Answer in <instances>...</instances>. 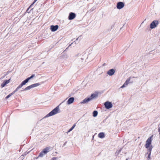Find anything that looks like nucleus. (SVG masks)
Here are the masks:
<instances>
[{"mask_svg": "<svg viewBox=\"0 0 160 160\" xmlns=\"http://www.w3.org/2000/svg\"><path fill=\"white\" fill-rule=\"evenodd\" d=\"M59 110V106L56 107L52 110L49 113L47 114L44 118L48 117L55 115L58 113Z\"/></svg>", "mask_w": 160, "mask_h": 160, "instance_id": "obj_1", "label": "nucleus"}, {"mask_svg": "<svg viewBox=\"0 0 160 160\" xmlns=\"http://www.w3.org/2000/svg\"><path fill=\"white\" fill-rule=\"evenodd\" d=\"M50 148L48 147H47L44 149H43L39 153V155L37 157V158H39V157H42L45 154L47 153L49 151Z\"/></svg>", "mask_w": 160, "mask_h": 160, "instance_id": "obj_2", "label": "nucleus"}, {"mask_svg": "<svg viewBox=\"0 0 160 160\" xmlns=\"http://www.w3.org/2000/svg\"><path fill=\"white\" fill-rule=\"evenodd\" d=\"M40 85V84L39 83H37L33 84L27 87L24 89V90H25L26 91L30 89L31 88L37 87Z\"/></svg>", "mask_w": 160, "mask_h": 160, "instance_id": "obj_3", "label": "nucleus"}, {"mask_svg": "<svg viewBox=\"0 0 160 160\" xmlns=\"http://www.w3.org/2000/svg\"><path fill=\"white\" fill-rule=\"evenodd\" d=\"M152 136L151 137L148 138L146 141V143L145 145L146 148H148L149 147L150 145L151 144V142L152 140Z\"/></svg>", "mask_w": 160, "mask_h": 160, "instance_id": "obj_4", "label": "nucleus"}, {"mask_svg": "<svg viewBox=\"0 0 160 160\" xmlns=\"http://www.w3.org/2000/svg\"><path fill=\"white\" fill-rule=\"evenodd\" d=\"M159 22L158 20L153 21L150 24V28L153 29L156 28Z\"/></svg>", "mask_w": 160, "mask_h": 160, "instance_id": "obj_5", "label": "nucleus"}, {"mask_svg": "<svg viewBox=\"0 0 160 160\" xmlns=\"http://www.w3.org/2000/svg\"><path fill=\"white\" fill-rule=\"evenodd\" d=\"M105 107L107 109L111 108L112 107V105L111 102L109 101L106 102L104 104Z\"/></svg>", "mask_w": 160, "mask_h": 160, "instance_id": "obj_6", "label": "nucleus"}, {"mask_svg": "<svg viewBox=\"0 0 160 160\" xmlns=\"http://www.w3.org/2000/svg\"><path fill=\"white\" fill-rule=\"evenodd\" d=\"M124 6V3L123 2H118L117 4V8L120 9L122 8Z\"/></svg>", "mask_w": 160, "mask_h": 160, "instance_id": "obj_7", "label": "nucleus"}, {"mask_svg": "<svg viewBox=\"0 0 160 160\" xmlns=\"http://www.w3.org/2000/svg\"><path fill=\"white\" fill-rule=\"evenodd\" d=\"M76 17V14L74 12H71L69 13L68 17L69 20H72L74 19Z\"/></svg>", "mask_w": 160, "mask_h": 160, "instance_id": "obj_8", "label": "nucleus"}, {"mask_svg": "<svg viewBox=\"0 0 160 160\" xmlns=\"http://www.w3.org/2000/svg\"><path fill=\"white\" fill-rule=\"evenodd\" d=\"M58 28V25H56L55 26L52 25L50 26V29L52 32H55L56 31Z\"/></svg>", "mask_w": 160, "mask_h": 160, "instance_id": "obj_9", "label": "nucleus"}, {"mask_svg": "<svg viewBox=\"0 0 160 160\" xmlns=\"http://www.w3.org/2000/svg\"><path fill=\"white\" fill-rule=\"evenodd\" d=\"M115 72V71L114 69H110L107 72V73L109 76H111L113 75Z\"/></svg>", "mask_w": 160, "mask_h": 160, "instance_id": "obj_10", "label": "nucleus"}, {"mask_svg": "<svg viewBox=\"0 0 160 160\" xmlns=\"http://www.w3.org/2000/svg\"><path fill=\"white\" fill-rule=\"evenodd\" d=\"M74 100V98L73 97L70 98L67 101V104L69 105L72 103Z\"/></svg>", "mask_w": 160, "mask_h": 160, "instance_id": "obj_11", "label": "nucleus"}, {"mask_svg": "<svg viewBox=\"0 0 160 160\" xmlns=\"http://www.w3.org/2000/svg\"><path fill=\"white\" fill-rule=\"evenodd\" d=\"M91 101V99L89 98H85L80 103L82 104L86 103Z\"/></svg>", "mask_w": 160, "mask_h": 160, "instance_id": "obj_12", "label": "nucleus"}, {"mask_svg": "<svg viewBox=\"0 0 160 160\" xmlns=\"http://www.w3.org/2000/svg\"><path fill=\"white\" fill-rule=\"evenodd\" d=\"M98 136L99 138H103L105 137V134L104 132H101L98 134Z\"/></svg>", "mask_w": 160, "mask_h": 160, "instance_id": "obj_13", "label": "nucleus"}, {"mask_svg": "<svg viewBox=\"0 0 160 160\" xmlns=\"http://www.w3.org/2000/svg\"><path fill=\"white\" fill-rule=\"evenodd\" d=\"M23 86V85L21 83L14 91V92H17L20 88H21Z\"/></svg>", "mask_w": 160, "mask_h": 160, "instance_id": "obj_14", "label": "nucleus"}, {"mask_svg": "<svg viewBox=\"0 0 160 160\" xmlns=\"http://www.w3.org/2000/svg\"><path fill=\"white\" fill-rule=\"evenodd\" d=\"M97 95L95 94H92L91 96L89 97L90 99H91V100H92L93 98L96 97L97 96Z\"/></svg>", "mask_w": 160, "mask_h": 160, "instance_id": "obj_15", "label": "nucleus"}, {"mask_svg": "<svg viewBox=\"0 0 160 160\" xmlns=\"http://www.w3.org/2000/svg\"><path fill=\"white\" fill-rule=\"evenodd\" d=\"M15 92H14V91L13 92H12V93H10L9 95H8L7 96H6L5 98L6 99H7L8 98H10L11 96L12 95H13Z\"/></svg>", "mask_w": 160, "mask_h": 160, "instance_id": "obj_16", "label": "nucleus"}, {"mask_svg": "<svg viewBox=\"0 0 160 160\" xmlns=\"http://www.w3.org/2000/svg\"><path fill=\"white\" fill-rule=\"evenodd\" d=\"M38 0H34L33 2L31 4V5L28 8V9H27V12H28V9L31 8L32 6V5L35 3Z\"/></svg>", "mask_w": 160, "mask_h": 160, "instance_id": "obj_17", "label": "nucleus"}, {"mask_svg": "<svg viewBox=\"0 0 160 160\" xmlns=\"http://www.w3.org/2000/svg\"><path fill=\"white\" fill-rule=\"evenodd\" d=\"M98 114V112L97 111L95 110L93 112V116L94 117H96Z\"/></svg>", "mask_w": 160, "mask_h": 160, "instance_id": "obj_18", "label": "nucleus"}, {"mask_svg": "<svg viewBox=\"0 0 160 160\" xmlns=\"http://www.w3.org/2000/svg\"><path fill=\"white\" fill-rule=\"evenodd\" d=\"M130 77L129 78L127 79V80L124 83L126 85H127L129 83V82L130 80Z\"/></svg>", "mask_w": 160, "mask_h": 160, "instance_id": "obj_19", "label": "nucleus"}, {"mask_svg": "<svg viewBox=\"0 0 160 160\" xmlns=\"http://www.w3.org/2000/svg\"><path fill=\"white\" fill-rule=\"evenodd\" d=\"M28 82L25 79L21 83L22 84V85L23 86L26 84V83H27Z\"/></svg>", "mask_w": 160, "mask_h": 160, "instance_id": "obj_20", "label": "nucleus"}, {"mask_svg": "<svg viewBox=\"0 0 160 160\" xmlns=\"http://www.w3.org/2000/svg\"><path fill=\"white\" fill-rule=\"evenodd\" d=\"M121 151V149L120 150L118 151H117L115 153V155L118 156L119 154V153Z\"/></svg>", "mask_w": 160, "mask_h": 160, "instance_id": "obj_21", "label": "nucleus"}, {"mask_svg": "<svg viewBox=\"0 0 160 160\" xmlns=\"http://www.w3.org/2000/svg\"><path fill=\"white\" fill-rule=\"evenodd\" d=\"M6 83H5V82H4V81L1 84V87H2V88H3V87H4L6 85Z\"/></svg>", "mask_w": 160, "mask_h": 160, "instance_id": "obj_22", "label": "nucleus"}, {"mask_svg": "<svg viewBox=\"0 0 160 160\" xmlns=\"http://www.w3.org/2000/svg\"><path fill=\"white\" fill-rule=\"evenodd\" d=\"M10 79H9L8 80H6L4 81V82L6 83V84H8L10 82Z\"/></svg>", "mask_w": 160, "mask_h": 160, "instance_id": "obj_23", "label": "nucleus"}, {"mask_svg": "<svg viewBox=\"0 0 160 160\" xmlns=\"http://www.w3.org/2000/svg\"><path fill=\"white\" fill-rule=\"evenodd\" d=\"M148 152H151V151H152V148H151V147H150V148H148Z\"/></svg>", "mask_w": 160, "mask_h": 160, "instance_id": "obj_24", "label": "nucleus"}, {"mask_svg": "<svg viewBox=\"0 0 160 160\" xmlns=\"http://www.w3.org/2000/svg\"><path fill=\"white\" fill-rule=\"evenodd\" d=\"M35 74H32L30 77V79H32V78H33L34 77H35Z\"/></svg>", "mask_w": 160, "mask_h": 160, "instance_id": "obj_25", "label": "nucleus"}, {"mask_svg": "<svg viewBox=\"0 0 160 160\" xmlns=\"http://www.w3.org/2000/svg\"><path fill=\"white\" fill-rule=\"evenodd\" d=\"M150 156L151 155H150V153L148 154V159L149 160L150 159Z\"/></svg>", "mask_w": 160, "mask_h": 160, "instance_id": "obj_26", "label": "nucleus"}, {"mask_svg": "<svg viewBox=\"0 0 160 160\" xmlns=\"http://www.w3.org/2000/svg\"><path fill=\"white\" fill-rule=\"evenodd\" d=\"M73 129H72L71 128L67 131V133H68L70 132H71V131H72Z\"/></svg>", "mask_w": 160, "mask_h": 160, "instance_id": "obj_27", "label": "nucleus"}, {"mask_svg": "<svg viewBox=\"0 0 160 160\" xmlns=\"http://www.w3.org/2000/svg\"><path fill=\"white\" fill-rule=\"evenodd\" d=\"M126 85H125V83L121 87V88H123Z\"/></svg>", "mask_w": 160, "mask_h": 160, "instance_id": "obj_28", "label": "nucleus"}, {"mask_svg": "<svg viewBox=\"0 0 160 160\" xmlns=\"http://www.w3.org/2000/svg\"><path fill=\"white\" fill-rule=\"evenodd\" d=\"M80 37H81V36H80L79 37H78V38H77L76 39V40H80L81 39V38H80Z\"/></svg>", "mask_w": 160, "mask_h": 160, "instance_id": "obj_29", "label": "nucleus"}, {"mask_svg": "<svg viewBox=\"0 0 160 160\" xmlns=\"http://www.w3.org/2000/svg\"><path fill=\"white\" fill-rule=\"evenodd\" d=\"M28 82V81L31 79H30V78L29 77H28V78H27L26 79Z\"/></svg>", "mask_w": 160, "mask_h": 160, "instance_id": "obj_30", "label": "nucleus"}, {"mask_svg": "<svg viewBox=\"0 0 160 160\" xmlns=\"http://www.w3.org/2000/svg\"><path fill=\"white\" fill-rule=\"evenodd\" d=\"M75 124H74L72 126V127L71 128L72 129H73V128H74L75 127Z\"/></svg>", "mask_w": 160, "mask_h": 160, "instance_id": "obj_31", "label": "nucleus"}, {"mask_svg": "<svg viewBox=\"0 0 160 160\" xmlns=\"http://www.w3.org/2000/svg\"><path fill=\"white\" fill-rule=\"evenodd\" d=\"M75 124H74L72 126V127L71 128L72 129H73V128H74L75 127Z\"/></svg>", "mask_w": 160, "mask_h": 160, "instance_id": "obj_32", "label": "nucleus"}, {"mask_svg": "<svg viewBox=\"0 0 160 160\" xmlns=\"http://www.w3.org/2000/svg\"><path fill=\"white\" fill-rule=\"evenodd\" d=\"M67 141H66L64 143L63 145V146H64L67 143Z\"/></svg>", "mask_w": 160, "mask_h": 160, "instance_id": "obj_33", "label": "nucleus"}, {"mask_svg": "<svg viewBox=\"0 0 160 160\" xmlns=\"http://www.w3.org/2000/svg\"><path fill=\"white\" fill-rule=\"evenodd\" d=\"M158 131L159 132V134H160V127L158 128Z\"/></svg>", "mask_w": 160, "mask_h": 160, "instance_id": "obj_34", "label": "nucleus"}, {"mask_svg": "<svg viewBox=\"0 0 160 160\" xmlns=\"http://www.w3.org/2000/svg\"><path fill=\"white\" fill-rule=\"evenodd\" d=\"M151 152H147V153L148 154H149V153H150V155H151Z\"/></svg>", "mask_w": 160, "mask_h": 160, "instance_id": "obj_35", "label": "nucleus"}, {"mask_svg": "<svg viewBox=\"0 0 160 160\" xmlns=\"http://www.w3.org/2000/svg\"><path fill=\"white\" fill-rule=\"evenodd\" d=\"M28 152H25L24 154L23 155H26Z\"/></svg>", "mask_w": 160, "mask_h": 160, "instance_id": "obj_36", "label": "nucleus"}, {"mask_svg": "<svg viewBox=\"0 0 160 160\" xmlns=\"http://www.w3.org/2000/svg\"><path fill=\"white\" fill-rule=\"evenodd\" d=\"M26 91L25 90H24V89H23V90H21V92H23V91Z\"/></svg>", "mask_w": 160, "mask_h": 160, "instance_id": "obj_37", "label": "nucleus"}, {"mask_svg": "<svg viewBox=\"0 0 160 160\" xmlns=\"http://www.w3.org/2000/svg\"><path fill=\"white\" fill-rule=\"evenodd\" d=\"M72 44V43H71L70 44L69 46V47L71 46Z\"/></svg>", "mask_w": 160, "mask_h": 160, "instance_id": "obj_38", "label": "nucleus"}, {"mask_svg": "<svg viewBox=\"0 0 160 160\" xmlns=\"http://www.w3.org/2000/svg\"><path fill=\"white\" fill-rule=\"evenodd\" d=\"M105 65V63H104L103 64V66H104Z\"/></svg>", "mask_w": 160, "mask_h": 160, "instance_id": "obj_39", "label": "nucleus"}, {"mask_svg": "<svg viewBox=\"0 0 160 160\" xmlns=\"http://www.w3.org/2000/svg\"><path fill=\"white\" fill-rule=\"evenodd\" d=\"M128 158H127V159H126V160H128Z\"/></svg>", "mask_w": 160, "mask_h": 160, "instance_id": "obj_40", "label": "nucleus"}, {"mask_svg": "<svg viewBox=\"0 0 160 160\" xmlns=\"http://www.w3.org/2000/svg\"><path fill=\"white\" fill-rule=\"evenodd\" d=\"M33 9V8H31V10H30L31 11Z\"/></svg>", "mask_w": 160, "mask_h": 160, "instance_id": "obj_41", "label": "nucleus"}]
</instances>
